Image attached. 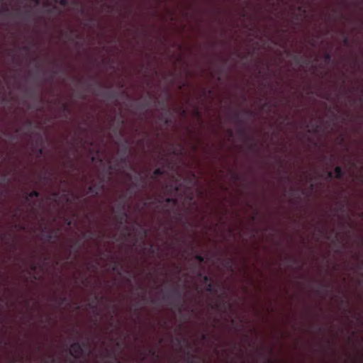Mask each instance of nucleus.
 Returning <instances> with one entry per match:
<instances>
[{
  "mask_svg": "<svg viewBox=\"0 0 363 363\" xmlns=\"http://www.w3.org/2000/svg\"><path fill=\"white\" fill-rule=\"evenodd\" d=\"M84 344L74 342L70 345L69 354L76 359L80 358L84 353Z\"/></svg>",
  "mask_w": 363,
  "mask_h": 363,
  "instance_id": "7ed1b4c3",
  "label": "nucleus"
},
{
  "mask_svg": "<svg viewBox=\"0 0 363 363\" xmlns=\"http://www.w3.org/2000/svg\"><path fill=\"white\" fill-rule=\"evenodd\" d=\"M28 123L29 125H31V121H28Z\"/></svg>",
  "mask_w": 363,
  "mask_h": 363,
  "instance_id": "c03bdc74",
  "label": "nucleus"
},
{
  "mask_svg": "<svg viewBox=\"0 0 363 363\" xmlns=\"http://www.w3.org/2000/svg\"><path fill=\"white\" fill-rule=\"evenodd\" d=\"M334 171L335 173V178H337L338 179H341L345 175V172L342 170V167L340 166H337L335 168Z\"/></svg>",
  "mask_w": 363,
  "mask_h": 363,
  "instance_id": "1a4fd4ad",
  "label": "nucleus"
},
{
  "mask_svg": "<svg viewBox=\"0 0 363 363\" xmlns=\"http://www.w3.org/2000/svg\"><path fill=\"white\" fill-rule=\"evenodd\" d=\"M178 203L176 198L170 197L165 199L163 196H158L155 198L148 196L147 201L143 203L144 206H155L157 209L161 208L162 212L166 215H170Z\"/></svg>",
  "mask_w": 363,
  "mask_h": 363,
  "instance_id": "f257e3e1",
  "label": "nucleus"
},
{
  "mask_svg": "<svg viewBox=\"0 0 363 363\" xmlns=\"http://www.w3.org/2000/svg\"><path fill=\"white\" fill-rule=\"evenodd\" d=\"M55 236H54V235H53L52 231L48 232L45 235V238H46L47 241H50Z\"/></svg>",
  "mask_w": 363,
  "mask_h": 363,
  "instance_id": "5701e85b",
  "label": "nucleus"
},
{
  "mask_svg": "<svg viewBox=\"0 0 363 363\" xmlns=\"http://www.w3.org/2000/svg\"><path fill=\"white\" fill-rule=\"evenodd\" d=\"M177 341H178L179 343L181 342V340H179V339H178Z\"/></svg>",
  "mask_w": 363,
  "mask_h": 363,
  "instance_id": "864d4df0",
  "label": "nucleus"
},
{
  "mask_svg": "<svg viewBox=\"0 0 363 363\" xmlns=\"http://www.w3.org/2000/svg\"><path fill=\"white\" fill-rule=\"evenodd\" d=\"M119 199H120V201H118V203L116 206V213L121 212V211H126L127 203H126V201L125 199V196L124 195L120 196ZM113 211H115V209H113Z\"/></svg>",
  "mask_w": 363,
  "mask_h": 363,
  "instance_id": "39448f33",
  "label": "nucleus"
},
{
  "mask_svg": "<svg viewBox=\"0 0 363 363\" xmlns=\"http://www.w3.org/2000/svg\"><path fill=\"white\" fill-rule=\"evenodd\" d=\"M31 1H32L34 4H37V5H38V4H39V3H40V0H31Z\"/></svg>",
  "mask_w": 363,
  "mask_h": 363,
  "instance_id": "e433bc0d",
  "label": "nucleus"
},
{
  "mask_svg": "<svg viewBox=\"0 0 363 363\" xmlns=\"http://www.w3.org/2000/svg\"><path fill=\"white\" fill-rule=\"evenodd\" d=\"M113 267H112V270H113V272H118V273H120V272H119V266H120L119 262H117V261H113Z\"/></svg>",
  "mask_w": 363,
  "mask_h": 363,
  "instance_id": "a211bd4d",
  "label": "nucleus"
},
{
  "mask_svg": "<svg viewBox=\"0 0 363 363\" xmlns=\"http://www.w3.org/2000/svg\"><path fill=\"white\" fill-rule=\"evenodd\" d=\"M94 233L91 230H89L86 233L84 234V238H86L88 240L92 239L94 238Z\"/></svg>",
  "mask_w": 363,
  "mask_h": 363,
  "instance_id": "6ab92c4d",
  "label": "nucleus"
},
{
  "mask_svg": "<svg viewBox=\"0 0 363 363\" xmlns=\"http://www.w3.org/2000/svg\"><path fill=\"white\" fill-rule=\"evenodd\" d=\"M160 120L163 122V123L166 125H168L170 123V119L167 115V113L162 114L160 116Z\"/></svg>",
  "mask_w": 363,
  "mask_h": 363,
  "instance_id": "4468645a",
  "label": "nucleus"
},
{
  "mask_svg": "<svg viewBox=\"0 0 363 363\" xmlns=\"http://www.w3.org/2000/svg\"><path fill=\"white\" fill-rule=\"evenodd\" d=\"M149 353L152 355H155V351L154 350L151 349V350H149Z\"/></svg>",
  "mask_w": 363,
  "mask_h": 363,
  "instance_id": "f704fd0d",
  "label": "nucleus"
},
{
  "mask_svg": "<svg viewBox=\"0 0 363 363\" xmlns=\"http://www.w3.org/2000/svg\"><path fill=\"white\" fill-rule=\"evenodd\" d=\"M127 162H128V156L121 155L119 157H118L116 160L115 164H113V165L110 164L108 166V169L107 170L108 179H111L112 174H113L112 172L113 170H117L118 169L120 168L121 165L126 164Z\"/></svg>",
  "mask_w": 363,
  "mask_h": 363,
  "instance_id": "20e7f679",
  "label": "nucleus"
},
{
  "mask_svg": "<svg viewBox=\"0 0 363 363\" xmlns=\"http://www.w3.org/2000/svg\"><path fill=\"white\" fill-rule=\"evenodd\" d=\"M91 308H93L94 311H97V305L96 303H91L89 305Z\"/></svg>",
  "mask_w": 363,
  "mask_h": 363,
  "instance_id": "c756f323",
  "label": "nucleus"
},
{
  "mask_svg": "<svg viewBox=\"0 0 363 363\" xmlns=\"http://www.w3.org/2000/svg\"><path fill=\"white\" fill-rule=\"evenodd\" d=\"M142 143H143V140H140L139 144H142Z\"/></svg>",
  "mask_w": 363,
  "mask_h": 363,
  "instance_id": "8fccbe9b",
  "label": "nucleus"
},
{
  "mask_svg": "<svg viewBox=\"0 0 363 363\" xmlns=\"http://www.w3.org/2000/svg\"><path fill=\"white\" fill-rule=\"evenodd\" d=\"M173 153L175 154V155L178 154L176 151H174Z\"/></svg>",
  "mask_w": 363,
  "mask_h": 363,
  "instance_id": "3c124183",
  "label": "nucleus"
},
{
  "mask_svg": "<svg viewBox=\"0 0 363 363\" xmlns=\"http://www.w3.org/2000/svg\"><path fill=\"white\" fill-rule=\"evenodd\" d=\"M115 95H116V94H115V93H114V92H111V93H110V94H109V96H110V97H111V98H113V97L115 96Z\"/></svg>",
  "mask_w": 363,
  "mask_h": 363,
  "instance_id": "4c0bfd02",
  "label": "nucleus"
},
{
  "mask_svg": "<svg viewBox=\"0 0 363 363\" xmlns=\"http://www.w3.org/2000/svg\"><path fill=\"white\" fill-rule=\"evenodd\" d=\"M324 61L326 64H328L331 61V55L329 52H325L324 54Z\"/></svg>",
  "mask_w": 363,
  "mask_h": 363,
  "instance_id": "aec40b11",
  "label": "nucleus"
},
{
  "mask_svg": "<svg viewBox=\"0 0 363 363\" xmlns=\"http://www.w3.org/2000/svg\"><path fill=\"white\" fill-rule=\"evenodd\" d=\"M140 233L142 235V237L145 238L147 236V231L145 228H140Z\"/></svg>",
  "mask_w": 363,
  "mask_h": 363,
  "instance_id": "393cba45",
  "label": "nucleus"
},
{
  "mask_svg": "<svg viewBox=\"0 0 363 363\" xmlns=\"http://www.w3.org/2000/svg\"><path fill=\"white\" fill-rule=\"evenodd\" d=\"M23 49L26 51H28L29 50V48L28 46H24Z\"/></svg>",
  "mask_w": 363,
  "mask_h": 363,
  "instance_id": "79ce46f5",
  "label": "nucleus"
},
{
  "mask_svg": "<svg viewBox=\"0 0 363 363\" xmlns=\"http://www.w3.org/2000/svg\"><path fill=\"white\" fill-rule=\"evenodd\" d=\"M206 290L210 293H217V289L216 288L213 281L206 284Z\"/></svg>",
  "mask_w": 363,
  "mask_h": 363,
  "instance_id": "ddd939ff",
  "label": "nucleus"
},
{
  "mask_svg": "<svg viewBox=\"0 0 363 363\" xmlns=\"http://www.w3.org/2000/svg\"><path fill=\"white\" fill-rule=\"evenodd\" d=\"M169 187H170L171 189H174V191H176V192L179 191V187L178 186H174L173 187L172 185H170V186L166 185V188L167 189H168Z\"/></svg>",
  "mask_w": 363,
  "mask_h": 363,
  "instance_id": "cd10ccee",
  "label": "nucleus"
},
{
  "mask_svg": "<svg viewBox=\"0 0 363 363\" xmlns=\"http://www.w3.org/2000/svg\"><path fill=\"white\" fill-rule=\"evenodd\" d=\"M213 308L219 309L221 308V305L220 303H216L213 306Z\"/></svg>",
  "mask_w": 363,
  "mask_h": 363,
  "instance_id": "7c9ffc66",
  "label": "nucleus"
},
{
  "mask_svg": "<svg viewBox=\"0 0 363 363\" xmlns=\"http://www.w3.org/2000/svg\"><path fill=\"white\" fill-rule=\"evenodd\" d=\"M328 177L329 179H333L334 177L333 173L332 172H328Z\"/></svg>",
  "mask_w": 363,
  "mask_h": 363,
  "instance_id": "2f4dec72",
  "label": "nucleus"
},
{
  "mask_svg": "<svg viewBox=\"0 0 363 363\" xmlns=\"http://www.w3.org/2000/svg\"><path fill=\"white\" fill-rule=\"evenodd\" d=\"M13 362H19L20 363H21V361H18V359H17L16 358H14V359H13Z\"/></svg>",
  "mask_w": 363,
  "mask_h": 363,
  "instance_id": "37998d69",
  "label": "nucleus"
},
{
  "mask_svg": "<svg viewBox=\"0 0 363 363\" xmlns=\"http://www.w3.org/2000/svg\"><path fill=\"white\" fill-rule=\"evenodd\" d=\"M39 152H40V154H42V153H43V150H42L41 149L40 150V151H39Z\"/></svg>",
  "mask_w": 363,
  "mask_h": 363,
  "instance_id": "09e8293b",
  "label": "nucleus"
},
{
  "mask_svg": "<svg viewBox=\"0 0 363 363\" xmlns=\"http://www.w3.org/2000/svg\"><path fill=\"white\" fill-rule=\"evenodd\" d=\"M194 357H195L194 356L191 355V357H189L188 361H189V362H191V363H193V362H194Z\"/></svg>",
  "mask_w": 363,
  "mask_h": 363,
  "instance_id": "473e14b6",
  "label": "nucleus"
},
{
  "mask_svg": "<svg viewBox=\"0 0 363 363\" xmlns=\"http://www.w3.org/2000/svg\"><path fill=\"white\" fill-rule=\"evenodd\" d=\"M129 151H130V148H129L128 144L127 143H125V144L121 145V147L120 148V152L121 155L128 156Z\"/></svg>",
  "mask_w": 363,
  "mask_h": 363,
  "instance_id": "f8f14e48",
  "label": "nucleus"
},
{
  "mask_svg": "<svg viewBox=\"0 0 363 363\" xmlns=\"http://www.w3.org/2000/svg\"><path fill=\"white\" fill-rule=\"evenodd\" d=\"M207 338V335L206 334H203L202 335V339L203 340H206Z\"/></svg>",
  "mask_w": 363,
  "mask_h": 363,
  "instance_id": "58836bf2",
  "label": "nucleus"
},
{
  "mask_svg": "<svg viewBox=\"0 0 363 363\" xmlns=\"http://www.w3.org/2000/svg\"><path fill=\"white\" fill-rule=\"evenodd\" d=\"M105 188V179L104 177L99 178V181L96 184L91 185L88 187L87 194L93 196H97Z\"/></svg>",
  "mask_w": 363,
  "mask_h": 363,
  "instance_id": "f03ea898",
  "label": "nucleus"
},
{
  "mask_svg": "<svg viewBox=\"0 0 363 363\" xmlns=\"http://www.w3.org/2000/svg\"><path fill=\"white\" fill-rule=\"evenodd\" d=\"M128 177L131 179H133L132 176L130 174H128ZM134 181L133 182H147L145 178L142 177L140 174L135 175L133 177Z\"/></svg>",
  "mask_w": 363,
  "mask_h": 363,
  "instance_id": "2eb2a0df",
  "label": "nucleus"
},
{
  "mask_svg": "<svg viewBox=\"0 0 363 363\" xmlns=\"http://www.w3.org/2000/svg\"><path fill=\"white\" fill-rule=\"evenodd\" d=\"M293 60L296 64H299L303 60V57L298 55H294L293 56Z\"/></svg>",
  "mask_w": 363,
  "mask_h": 363,
  "instance_id": "412c9836",
  "label": "nucleus"
},
{
  "mask_svg": "<svg viewBox=\"0 0 363 363\" xmlns=\"http://www.w3.org/2000/svg\"><path fill=\"white\" fill-rule=\"evenodd\" d=\"M185 342L188 344V345L189 346V341L187 340H185Z\"/></svg>",
  "mask_w": 363,
  "mask_h": 363,
  "instance_id": "a18cd8bd",
  "label": "nucleus"
},
{
  "mask_svg": "<svg viewBox=\"0 0 363 363\" xmlns=\"http://www.w3.org/2000/svg\"><path fill=\"white\" fill-rule=\"evenodd\" d=\"M232 119L239 126L240 132H242V126L244 125V121L241 118L240 113L239 112L234 113V114L232 116Z\"/></svg>",
  "mask_w": 363,
  "mask_h": 363,
  "instance_id": "0eeeda50",
  "label": "nucleus"
},
{
  "mask_svg": "<svg viewBox=\"0 0 363 363\" xmlns=\"http://www.w3.org/2000/svg\"><path fill=\"white\" fill-rule=\"evenodd\" d=\"M116 219L120 225H123L125 223H126L128 218V214L126 211H121L116 213Z\"/></svg>",
  "mask_w": 363,
  "mask_h": 363,
  "instance_id": "423d86ee",
  "label": "nucleus"
},
{
  "mask_svg": "<svg viewBox=\"0 0 363 363\" xmlns=\"http://www.w3.org/2000/svg\"><path fill=\"white\" fill-rule=\"evenodd\" d=\"M245 113L247 114H250V113L251 114V112H250V111H245Z\"/></svg>",
  "mask_w": 363,
  "mask_h": 363,
  "instance_id": "49530a36",
  "label": "nucleus"
},
{
  "mask_svg": "<svg viewBox=\"0 0 363 363\" xmlns=\"http://www.w3.org/2000/svg\"><path fill=\"white\" fill-rule=\"evenodd\" d=\"M146 298L145 296H143V299L145 300Z\"/></svg>",
  "mask_w": 363,
  "mask_h": 363,
  "instance_id": "de8ad7c7",
  "label": "nucleus"
},
{
  "mask_svg": "<svg viewBox=\"0 0 363 363\" xmlns=\"http://www.w3.org/2000/svg\"><path fill=\"white\" fill-rule=\"evenodd\" d=\"M54 74H57V71H55V72H54Z\"/></svg>",
  "mask_w": 363,
  "mask_h": 363,
  "instance_id": "6e6d98bb",
  "label": "nucleus"
},
{
  "mask_svg": "<svg viewBox=\"0 0 363 363\" xmlns=\"http://www.w3.org/2000/svg\"><path fill=\"white\" fill-rule=\"evenodd\" d=\"M164 174V171L161 168H157L152 173L151 179L155 180L158 177L162 176Z\"/></svg>",
  "mask_w": 363,
  "mask_h": 363,
  "instance_id": "9d476101",
  "label": "nucleus"
},
{
  "mask_svg": "<svg viewBox=\"0 0 363 363\" xmlns=\"http://www.w3.org/2000/svg\"><path fill=\"white\" fill-rule=\"evenodd\" d=\"M172 296L179 301L182 300V293L179 291L178 289H175L173 291Z\"/></svg>",
  "mask_w": 363,
  "mask_h": 363,
  "instance_id": "f3484780",
  "label": "nucleus"
},
{
  "mask_svg": "<svg viewBox=\"0 0 363 363\" xmlns=\"http://www.w3.org/2000/svg\"><path fill=\"white\" fill-rule=\"evenodd\" d=\"M91 265H89V267H87L88 269H89L91 268Z\"/></svg>",
  "mask_w": 363,
  "mask_h": 363,
  "instance_id": "603ef678",
  "label": "nucleus"
},
{
  "mask_svg": "<svg viewBox=\"0 0 363 363\" xmlns=\"http://www.w3.org/2000/svg\"><path fill=\"white\" fill-rule=\"evenodd\" d=\"M59 3L61 6H65L68 4V0H59Z\"/></svg>",
  "mask_w": 363,
  "mask_h": 363,
  "instance_id": "a878e982",
  "label": "nucleus"
},
{
  "mask_svg": "<svg viewBox=\"0 0 363 363\" xmlns=\"http://www.w3.org/2000/svg\"><path fill=\"white\" fill-rule=\"evenodd\" d=\"M75 245L77 247V250L81 247V244L79 241L75 242Z\"/></svg>",
  "mask_w": 363,
  "mask_h": 363,
  "instance_id": "c9c22d12",
  "label": "nucleus"
},
{
  "mask_svg": "<svg viewBox=\"0 0 363 363\" xmlns=\"http://www.w3.org/2000/svg\"><path fill=\"white\" fill-rule=\"evenodd\" d=\"M132 187L135 189H145L147 187V182H133Z\"/></svg>",
  "mask_w": 363,
  "mask_h": 363,
  "instance_id": "6e6552de",
  "label": "nucleus"
},
{
  "mask_svg": "<svg viewBox=\"0 0 363 363\" xmlns=\"http://www.w3.org/2000/svg\"><path fill=\"white\" fill-rule=\"evenodd\" d=\"M50 362H51L52 363H55V358H53V357H50Z\"/></svg>",
  "mask_w": 363,
  "mask_h": 363,
  "instance_id": "ea45409f",
  "label": "nucleus"
},
{
  "mask_svg": "<svg viewBox=\"0 0 363 363\" xmlns=\"http://www.w3.org/2000/svg\"><path fill=\"white\" fill-rule=\"evenodd\" d=\"M53 78H54V76H53V75L50 77V79H52Z\"/></svg>",
  "mask_w": 363,
  "mask_h": 363,
  "instance_id": "5fc2aeb1",
  "label": "nucleus"
},
{
  "mask_svg": "<svg viewBox=\"0 0 363 363\" xmlns=\"http://www.w3.org/2000/svg\"><path fill=\"white\" fill-rule=\"evenodd\" d=\"M59 195H60L59 192H54V193L52 194V196H53L54 198H58V197H59Z\"/></svg>",
  "mask_w": 363,
  "mask_h": 363,
  "instance_id": "72a5a7b5",
  "label": "nucleus"
},
{
  "mask_svg": "<svg viewBox=\"0 0 363 363\" xmlns=\"http://www.w3.org/2000/svg\"><path fill=\"white\" fill-rule=\"evenodd\" d=\"M194 258H195V259L199 261L200 263H203L204 262V257L201 255H199V254H196L194 256Z\"/></svg>",
  "mask_w": 363,
  "mask_h": 363,
  "instance_id": "4be33fe9",
  "label": "nucleus"
},
{
  "mask_svg": "<svg viewBox=\"0 0 363 363\" xmlns=\"http://www.w3.org/2000/svg\"><path fill=\"white\" fill-rule=\"evenodd\" d=\"M39 196H40L39 191H32L30 193L26 194L25 200H26V201L29 202L30 199L33 198V197H38Z\"/></svg>",
  "mask_w": 363,
  "mask_h": 363,
  "instance_id": "9b49d317",
  "label": "nucleus"
},
{
  "mask_svg": "<svg viewBox=\"0 0 363 363\" xmlns=\"http://www.w3.org/2000/svg\"><path fill=\"white\" fill-rule=\"evenodd\" d=\"M344 43H345V44H347V43H348V38H347V37H345V38Z\"/></svg>",
  "mask_w": 363,
  "mask_h": 363,
  "instance_id": "a19ab883",
  "label": "nucleus"
},
{
  "mask_svg": "<svg viewBox=\"0 0 363 363\" xmlns=\"http://www.w3.org/2000/svg\"><path fill=\"white\" fill-rule=\"evenodd\" d=\"M62 109H63V111H64L69 112V106H68V104H64L62 105Z\"/></svg>",
  "mask_w": 363,
  "mask_h": 363,
  "instance_id": "bb28decb",
  "label": "nucleus"
},
{
  "mask_svg": "<svg viewBox=\"0 0 363 363\" xmlns=\"http://www.w3.org/2000/svg\"><path fill=\"white\" fill-rule=\"evenodd\" d=\"M67 301V298L63 296V297H60L58 298V305L59 306H62L63 303H65Z\"/></svg>",
  "mask_w": 363,
  "mask_h": 363,
  "instance_id": "b1692460",
  "label": "nucleus"
},
{
  "mask_svg": "<svg viewBox=\"0 0 363 363\" xmlns=\"http://www.w3.org/2000/svg\"><path fill=\"white\" fill-rule=\"evenodd\" d=\"M62 197H63V199H65L67 202L72 203L71 200L69 199V198L68 197V196L67 194H64L62 196Z\"/></svg>",
  "mask_w": 363,
  "mask_h": 363,
  "instance_id": "c85d7f7f",
  "label": "nucleus"
},
{
  "mask_svg": "<svg viewBox=\"0 0 363 363\" xmlns=\"http://www.w3.org/2000/svg\"><path fill=\"white\" fill-rule=\"evenodd\" d=\"M198 276H199V277H203V282H204L206 284H208V283H210V282L213 281H212V279H211V278L209 276H207V275L202 276V273H201V272H199L198 273Z\"/></svg>",
  "mask_w": 363,
  "mask_h": 363,
  "instance_id": "dca6fc26",
  "label": "nucleus"
}]
</instances>
